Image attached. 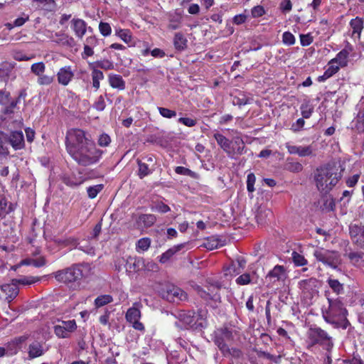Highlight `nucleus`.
<instances>
[{
    "label": "nucleus",
    "instance_id": "1a4fd4ad",
    "mask_svg": "<svg viewBox=\"0 0 364 364\" xmlns=\"http://www.w3.org/2000/svg\"><path fill=\"white\" fill-rule=\"evenodd\" d=\"M161 296L171 302L185 301L187 299V294L181 288L173 284H166L160 292Z\"/></svg>",
    "mask_w": 364,
    "mask_h": 364
},
{
    "label": "nucleus",
    "instance_id": "c9c22d12",
    "mask_svg": "<svg viewBox=\"0 0 364 364\" xmlns=\"http://www.w3.org/2000/svg\"><path fill=\"white\" fill-rule=\"evenodd\" d=\"M223 245L221 240L215 237H208L203 243V246L209 250L217 249Z\"/></svg>",
    "mask_w": 364,
    "mask_h": 364
},
{
    "label": "nucleus",
    "instance_id": "cd10ccee",
    "mask_svg": "<svg viewBox=\"0 0 364 364\" xmlns=\"http://www.w3.org/2000/svg\"><path fill=\"white\" fill-rule=\"evenodd\" d=\"M39 277L34 276H21L18 279H13V282L18 287V284L21 285H31L40 281Z\"/></svg>",
    "mask_w": 364,
    "mask_h": 364
},
{
    "label": "nucleus",
    "instance_id": "79ce46f5",
    "mask_svg": "<svg viewBox=\"0 0 364 364\" xmlns=\"http://www.w3.org/2000/svg\"><path fill=\"white\" fill-rule=\"evenodd\" d=\"M9 140L7 139V134L1 132L0 134V154L7 156L9 154L7 146Z\"/></svg>",
    "mask_w": 364,
    "mask_h": 364
},
{
    "label": "nucleus",
    "instance_id": "f257e3e1",
    "mask_svg": "<svg viewBox=\"0 0 364 364\" xmlns=\"http://www.w3.org/2000/svg\"><path fill=\"white\" fill-rule=\"evenodd\" d=\"M314 178L318 190L328 193L337 184L341 175L335 166L328 164L314 171Z\"/></svg>",
    "mask_w": 364,
    "mask_h": 364
},
{
    "label": "nucleus",
    "instance_id": "4be33fe9",
    "mask_svg": "<svg viewBox=\"0 0 364 364\" xmlns=\"http://www.w3.org/2000/svg\"><path fill=\"white\" fill-rule=\"evenodd\" d=\"M229 156L242 155L245 147V143L240 136H235L230 141Z\"/></svg>",
    "mask_w": 364,
    "mask_h": 364
},
{
    "label": "nucleus",
    "instance_id": "4c0bfd02",
    "mask_svg": "<svg viewBox=\"0 0 364 364\" xmlns=\"http://www.w3.org/2000/svg\"><path fill=\"white\" fill-rule=\"evenodd\" d=\"M91 75L92 79V86L96 90H98L100 86V80L104 78V74L101 70L93 68Z\"/></svg>",
    "mask_w": 364,
    "mask_h": 364
},
{
    "label": "nucleus",
    "instance_id": "bf43d9fd",
    "mask_svg": "<svg viewBox=\"0 0 364 364\" xmlns=\"http://www.w3.org/2000/svg\"><path fill=\"white\" fill-rule=\"evenodd\" d=\"M282 41L286 45L291 46L295 43V37L291 33L287 31L282 35Z\"/></svg>",
    "mask_w": 364,
    "mask_h": 364
},
{
    "label": "nucleus",
    "instance_id": "f03ea898",
    "mask_svg": "<svg viewBox=\"0 0 364 364\" xmlns=\"http://www.w3.org/2000/svg\"><path fill=\"white\" fill-rule=\"evenodd\" d=\"M69 154L79 165L87 166L98 162L102 151L96 147L92 141H90Z\"/></svg>",
    "mask_w": 364,
    "mask_h": 364
},
{
    "label": "nucleus",
    "instance_id": "7c9ffc66",
    "mask_svg": "<svg viewBox=\"0 0 364 364\" xmlns=\"http://www.w3.org/2000/svg\"><path fill=\"white\" fill-rule=\"evenodd\" d=\"M339 70V66L334 65V63H328V67L324 72L323 75L318 77V81L323 82L328 79Z\"/></svg>",
    "mask_w": 364,
    "mask_h": 364
},
{
    "label": "nucleus",
    "instance_id": "0e129e2a",
    "mask_svg": "<svg viewBox=\"0 0 364 364\" xmlns=\"http://www.w3.org/2000/svg\"><path fill=\"white\" fill-rule=\"evenodd\" d=\"M255 180H256V178H255V176L254 175V173H250L247 175V188L249 192L252 193L255 191L254 185L255 183Z\"/></svg>",
    "mask_w": 364,
    "mask_h": 364
},
{
    "label": "nucleus",
    "instance_id": "39448f33",
    "mask_svg": "<svg viewBox=\"0 0 364 364\" xmlns=\"http://www.w3.org/2000/svg\"><path fill=\"white\" fill-rule=\"evenodd\" d=\"M92 141L86 136V133L80 129L68 130L65 137V146L68 154L83 146L87 141Z\"/></svg>",
    "mask_w": 364,
    "mask_h": 364
},
{
    "label": "nucleus",
    "instance_id": "9b49d317",
    "mask_svg": "<svg viewBox=\"0 0 364 364\" xmlns=\"http://www.w3.org/2000/svg\"><path fill=\"white\" fill-rule=\"evenodd\" d=\"M221 288V284L220 282H216L213 284H211L208 288V291H205L200 287H196V291L198 294L203 299L205 300L211 299L215 301H220V295L219 294V290Z\"/></svg>",
    "mask_w": 364,
    "mask_h": 364
},
{
    "label": "nucleus",
    "instance_id": "680f3d73",
    "mask_svg": "<svg viewBox=\"0 0 364 364\" xmlns=\"http://www.w3.org/2000/svg\"><path fill=\"white\" fill-rule=\"evenodd\" d=\"M102 189V185H97L95 186H90L87 188V194L90 198H94L97 196L98 193Z\"/></svg>",
    "mask_w": 364,
    "mask_h": 364
},
{
    "label": "nucleus",
    "instance_id": "8fccbe9b",
    "mask_svg": "<svg viewBox=\"0 0 364 364\" xmlns=\"http://www.w3.org/2000/svg\"><path fill=\"white\" fill-rule=\"evenodd\" d=\"M292 260L296 266H304L307 264V260L299 253L294 251L291 254Z\"/></svg>",
    "mask_w": 364,
    "mask_h": 364
},
{
    "label": "nucleus",
    "instance_id": "3c124183",
    "mask_svg": "<svg viewBox=\"0 0 364 364\" xmlns=\"http://www.w3.org/2000/svg\"><path fill=\"white\" fill-rule=\"evenodd\" d=\"M53 75L43 74L38 77L37 82L40 85H49L53 82Z\"/></svg>",
    "mask_w": 364,
    "mask_h": 364
},
{
    "label": "nucleus",
    "instance_id": "2f4dec72",
    "mask_svg": "<svg viewBox=\"0 0 364 364\" xmlns=\"http://www.w3.org/2000/svg\"><path fill=\"white\" fill-rule=\"evenodd\" d=\"M184 245L185 244H180L168 249L167 251H166L164 253L161 255L159 259L160 262L166 263L167 261L169 260L171 257H173L174 254L180 251L184 247Z\"/></svg>",
    "mask_w": 364,
    "mask_h": 364
},
{
    "label": "nucleus",
    "instance_id": "49530a36",
    "mask_svg": "<svg viewBox=\"0 0 364 364\" xmlns=\"http://www.w3.org/2000/svg\"><path fill=\"white\" fill-rule=\"evenodd\" d=\"M46 70V65L43 62L33 63L31 67V71L36 76H40L44 74Z\"/></svg>",
    "mask_w": 364,
    "mask_h": 364
},
{
    "label": "nucleus",
    "instance_id": "423d86ee",
    "mask_svg": "<svg viewBox=\"0 0 364 364\" xmlns=\"http://www.w3.org/2000/svg\"><path fill=\"white\" fill-rule=\"evenodd\" d=\"M314 256L318 262L333 269H337L341 263V255L336 251L318 248L314 252Z\"/></svg>",
    "mask_w": 364,
    "mask_h": 364
},
{
    "label": "nucleus",
    "instance_id": "a18cd8bd",
    "mask_svg": "<svg viewBox=\"0 0 364 364\" xmlns=\"http://www.w3.org/2000/svg\"><path fill=\"white\" fill-rule=\"evenodd\" d=\"M115 33L118 37H119L123 41H124L127 43L131 42L132 41L131 32L128 29H116Z\"/></svg>",
    "mask_w": 364,
    "mask_h": 364
},
{
    "label": "nucleus",
    "instance_id": "a211bd4d",
    "mask_svg": "<svg viewBox=\"0 0 364 364\" xmlns=\"http://www.w3.org/2000/svg\"><path fill=\"white\" fill-rule=\"evenodd\" d=\"M349 233L353 242L358 245L363 247L364 245V226L356 224H350L349 226Z\"/></svg>",
    "mask_w": 364,
    "mask_h": 364
},
{
    "label": "nucleus",
    "instance_id": "603ef678",
    "mask_svg": "<svg viewBox=\"0 0 364 364\" xmlns=\"http://www.w3.org/2000/svg\"><path fill=\"white\" fill-rule=\"evenodd\" d=\"M328 284L333 291L338 294L343 290V284L337 279H329L328 280Z\"/></svg>",
    "mask_w": 364,
    "mask_h": 364
},
{
    "label": "nucleus",
    "instance_id": "6e6552de",
    "mask_svg": "<svg viewBox=\"0 0 364 364\" xmlns=\"http://www.w3.org/2000/svg\"><path fill=\"white\" fill-rule=\"evenodd\" d=\"M309 344L311 346L319 344L329 350L332 346L331 337L320 328H311L308 332Z\"/></svg>",
    "mask_w": 364,
    "mask_h": 364
},
{
    "label": "nucleus",
    "instance_id": "b1692460",
    "mask_svg": "<svg viewBox=\"0 0 364 364\" xmlns=\"http://www.w3.org/2000/svg\"><path fill=\"white\" fill-rule=\"evenodd\" d=\"M143 259L128 257L126 259L127 269L130 272H138L143 268Z\"/></svg>",
    "mask_w": 364,
    "mask_h": 364
},
{
    "label": "nucleus",
    "instance_id": "37998d69",
    "mask_svg": "<svg viewBox=\"0 0 364 364\" xmlns=\"http://www.w3.org/2000/svg\"><path fill=\"white\" fill-rule=\"evenodd\" d=\"M350 24L353 29V33H358V35L360 36L363 28V21L362 18L356 17L355 18L350 21Z\"/></svg>",
    "mask_w": 364,
    "mask_h": 364
},
{
    "label": "nucleus",
    "instance_id": "f8f14e48",
    "mask_svg": "<svg viewBox=\"0 0 364 364\" xmlns=\"http://www.w3.org/2000/svg\"><path fill=\"white\" fill-rule=\"evenodd\" d=\"M77 328V324L75 320L62 321L59 324L54 326V332L58 338H68L70 333L73 332Z\"/></svg>",
    "mask_w": 364,
    "mask_h": 364
},
{
    "label": "nucleus",
    "instance_id": "c85d7f7f",
    "mask_svg": "<svg viewBox=\"0 0 364 364\" xmlns=\"http://www.w3.org/2000/svg\"><path fill=\"white\" fill-rule=\"evenodd\" d=\"M156 221V218L153 214H142L139 216L137 223L143 225L146 228L151 227Z\"/></svg>",
    "mask_w": 364,
    "mask_h": 364
},
{
    "label": "nucleus",
    "instance_id": "c756f323",
    "mask_svg": "<svg viewBox=\"0 0 364 364\" xmlns=\"http://www.w3.org/2000/svg\"><path fill=\"white\" fill-rule=\"evenodd\" d=\"M187 39L181 33H176L173 38V45L176 50H183L187 48Z\"/></svg>",
    "mask_w": 364,
    "mask_h": 364
},
{
    "label": "nucleus",
    "instance_id": "a878e982",
    "mask_svg": "<svg viewBox=\"0 0 364 364\" xmlns=\"http://www.w3.org/2000/svg\"><path fill=\"white\" fill-rule=\"evenodd\" d=\"M109 83L112 88L124 90L125 89V81L122 77L117 74H109L108 76Z\"/></svg>",
    "mask_w": 364,
    "mask_h": 364
},
{
    "label": "nucleus",
    "instance_id": "2eb2a0df",
    "mask_svg": "<svg viewBox=\"0 0 364 364\" xmlns=\"http://www.w3.org/2000/svg\"><path fill=\"white\" fill-rule=\"evenodd\" d=\"M70 26L75 36L79 39H82L84 37L87 29L92 31V28L87 27L86 22L81 18H73L70 21Z\"/></svg>",
    "mask_w": 364,
    "mask_h": 364
},
{
    "label": "nucleus",
    "instance_id": "aec40b11",
    "mask_svg": "<svg viewBox=\"0 0 364 364\" xmlns=\"http://www.w3.org/2000/svg\"><path fill=\"white\" fill-rule=\"evenodd\" d=\"M318 280L315 278H309L301 280L299 282V288L304 294H313L316 291Z\"/></svg>",
    "mask_w": 364,
    "mask_h": 364
},
{
    "label": "nucleus",
    "instance_id": "5701e85b",
    "mask_svg": "<svg viewBox=\"0 0 364 364\" xmlns=\"http://www.w3.org/2000/svg\"><path fill=\"white\" fill-rule=\"evenodd\" d=\"M26 93L24 90L21 91L18 97L15 100H10L9 102V105L5 107L1 111L2 114L6 117L4 119H7L11 114L14 113V109L17 106V104L19 102L21 98H25Z\"/></svg>",
    "mask_w": 364,
    "mask_h": 364
},
{
    "label": "nucleus",
    "instance_id": "338daca9",
    "mask_svg": "<svg viewBox=\"0 0 364 364\" xmlns=\"http://www.w3.org/2000/svg\"><path fill=\"white\" fill-rule=\"evenodd\" d=\"M151 209L161 213H166L170 210V208L162 202L156 203L154 207H153Z\"/></svg>",
    "mask_w": 364,
    "mask_h": 364
},
{
    "label": "nucleus",
    "instance_id": "7ed1b4c3",
    "mask_svg": "<svg viewBox=\"0 0 364 364\" xmlns=\"http://www.w3.org/2000/svg\"><path fill=\"white\" fill-rule=\"evenodd\" d=\"M328 309L323 312L325 320L331 323H338L346 319L347 310L344 308L343 303L338 299L328 298Z\"/></svg>",
    "mask_w": 364,
    "mask_h": 364
},
{
    "label": "nucleus",
    "instance_id": "09e8293b",
    "mask_svg": "<svg viewBox=\"0 0 364 364\" xmlns=\"http://www.w3.org/2000/svg\"><path fill=\"white\" fill-rule=\"evenodd\" d=\"M175 171L178 174L188 176L193 178H198V174L196 173L183 166H177Z\"/></svg>",
    "mask_w": 364,
    "mask_h": 364
},
{
    "label": "nucleus",
    "instance_id": "0eeeda50",
    "mask_svg": "<svg viewBox=\"0 0 364 364\" xmlns=\"http://www.w3.org/2000/svg\"><path fill=\"white\" fill-rule=\"evenodd\" d=\"M53 275L58 282L69 284L80 280L82 277V272L77 265H73L55 272Z\"/></svg>",
    "mask_w": 364,
    "mask_h": 364
},
{
    "label": "nucleus",
    "instance_id": "6ab92c4d",
    "mask_svg": "<svg viewBox=\"0 0 364 364\" xmlns=\"http://www.w3.org/2000/svg\"><path fill=\"white\" fill-rule=\"evenodd\" d=\"M285 146L290 154H297L300 157L309 156L313 154V148L310 145L302 146L286 143Z\"/></svg>",
    "mask_w": 364,
    "mask_h": 364
},
{
    "label": "nucleus",
    "instance_id": "ddd939ff",
    "mask_svg": "<svg viewBox=\"0 0 364 364\" xmlns=\"http://www.w3.org/2000/svg\"><path fill=\"white\" fill-rule=\"evenodd\" d=\"M29 335L24 334L18 337L14 338L11 341L6 344V350L7 355H16L18 350L21 348L22 345L28 339Z\"/></svg>",
    "mask_w": 364,
    "mask_h": 364
},
{
    "label": "nucleus",
    "instance_id": "72a5a7b5",
    "mask_svg": "<svg viewBox=\"0 0 364 364\" xmlns=\"http://www.w3.org/2000/svg\"><path fill=\"white\" fill-rule=\"evenodd\" d=\"M53 242L61 247H76L77 245V240L76 238L73 237H66L64 239L54 238Z\"/></svg>",
    "mask_w": 364,
    "mask_h": 364
},
{
    "label": "nucleus",
    "instance_id": "473e14b6",
    "mask_svg": "<svg viewBox=\"0 0 364 364\" xmlns=\"http://www.w3.org/2000/svg\"><path fill=\"white\" fill-rule=\"evenodd\" d=\"M349 53L348 50L343 49L340 51L333 59L331 60V63H338V66L345 67L348 63V57Z\"/></svg>",
    "mask_w": 364,
    "mask_h": 364
},
{
    "label": "nucleus",
    "instance_id": "4468645a",
    "mask_svg": "<svg viewBox=\"0 0 364 364\" xmlns=\"http://www.w3.org/2000/svg\"><path fill=\"white\" fill-rule=\"evenodd\" d=\"M18 288L11 280V284H5L0 287V299H5L11 302L18 294Z\"/></svg>",
    "mask_w": 364,
    "mask_h": 364
},
{
    "label": "nucleus",
    "instance_id": "dca6fc26",
    "mask_svg": "<svg viewBox=\"0 0 364 364\" xmlns=\"http://www.w3.org/2000/svg\"><path fill=\"white\" fill-rule=\"evenodd\" d=\"M74 75V72L70 65L60 68L56 74L58 82L63 86H67L73 80Z\"/></svg>",
    "mask_w": 364,
    "mask_h": 364
},
{
    "label": "nucleus",
    "instance_id": "f704fd0d",
    "mask_svg": "<svg viewBox=\"0 0 364 364\" xmlns=\"http://www.w3.org/2000/svg\"><path fill=\"white\" fill-rule=\"evenodd\" d=\"M137 164L139 166L138 176L140 178H143L151 173L154 168L150 167L148 163L142 162V160L137 159Z\"/></svg>",
    "mask_w": 364,
    "mask_h": 364
},
{
    "label": "nucleus",
    "instance_id": "6e6d98bb",
    "mask_svg": "<svg viewBox=\"0 0 364 364\" xmlns=\"http://www.w3.org/2000/svg\"><path fill=\"white\" fill-rule=\"evenodd\" d=\"M160 114L165 118L171 119L176 116V112L165 107H158Z\"/></svg>",
    "mask_w": 364,
    "mask_h": 364
},
{
    "label": "nucleus",
    "instance_id": "052dcab7",
    "mask_svg": "<svg viewBox=\"0 0 364 364\" xmlns=\"http://www.w3.org/2000/svg\"><path fill=\"white\" fill-rule=\"evenodd\" d=\"M95 63L97 67L106 70L114 69L113 63L108 60H99L97 61Z\"/></svg>",
    "mask_w": 364,
    "mask_h": 364
},
{
    "label": "nucleus",
    "instance_id": "de8ad7c7",
    "mask_svg": "<svg viewBox=\"0 0 364 364\" xmlns=\"http://www.w3.org/2000/svg\"><path fill=\"white\" fill-rule=\"evenodd\" d=\"M222 354L227 356H232L235 358H239L242 355V351L237 348H230V346L227 347V351H220Z\"/></svg>",
    "mask_w": 364,
    "mask_h": 364
},
{
    "label": "nucleus",
    "instance_id": "864d4df0",
    "mask_svg": "<svg viewBox=\"0 0 364 364\" xmlns=\"http://www.w3.org/2000/svg\"><path fill=\"white\" fill-rule=\"evenodd\" d=\"M7 200L5 198L0 199V217L4 216L6 214L10 213L12 210L11 205L7 207Z\"/></svg>",
    "mask_w": 364,
    "mask_h": 364
},
{
    "label": "nucleus",
    "instance_id": "13d9d810",
    "mask_svg": "<svg viewBox=\"0 0 364 364\" xmlns=\"http://www.w3.org/2000/svg\"><path fill=\"white\" fill-rule=\"evenodd\" d=\"M99 30L103 36H108L111 34L112 28L108 23L100 22L99 24Z\"/></svg>",
    "mask_w": 364,
    "mask_h": 364
},
{
    "label": "nucleus",
    "instance_id": "a19ab883",
    "mask_svg": "<svg viewBox=\"0 0 364 364\" xmlns=\"http://www.w3.org/2000/svg\"><path fill=\"white\" fill-rule=\"evenodd\" d=\"M113 301V298L109 294H104L97 296L95 300V306L96 308L102 307Z\"/></svg>",
    "mask_w": 364,
    "mask_h": 364
},
{
    "label": "nucleus",
    "instance_id": "ea45409f",
    "mask_svg": "<svg viewBox=\"0 0 364 364\" xmlns=\"http://www.w3.org/2000/svg\"><path fill=\"white\" fill-rule=\"evenodd\" d=\"M285 168L293 173H299L303 170V166L298 161H293L292 160L287 159L285 164Z\"/></svg>",
    "mask_w": 364,
    "mask_h": 364
},
{
    "label": "nucleus",
    "instance_id": "5fc2aeb1",
    "mask_svg": "<svg viewBox=\"0 0 364 364\" xmlns=\"http://www.w3.org/2000/svg\"><path fill=\"white\" fill-rule=\"evenodd\" d=\"M225 274L235 276L236 274H239L240 273V269H238L235 262H232V263L227 267L225 269Z\"/></svg>",
    "mask_w": 364,
    "mask_h": 364
},
{
    "label": "nucleus",
    "instance_id": "412c9836",
    "mask_svg": "<svg viewBox=\"0 0 364 364\" xmlns=\"http://www.w3.org/2000/svg\"><path fill=\"white\" fill-rule=\"evenodd\" d=\"M46 352L43 348V343L37 341H33L28 348V354L29 359H33L43 355Z\"/></svg>",
    "mask_w": 364,
    "mask_h": 364
},
{
    "label": "nucleus",
    "instance_id": "4d7b16f0",
    "mask_svg": "<svg viewBox=\"0 0 364 364\" xmlns=\"http://www.w3.org/2000/svg\"><path fill=\"white\" fill-rule=\"evenodd\" d=\"M13 58L18 61H27L33 58V55L28 56L21 51L14 50L12 53Z\"/></svg>",
    "mask_w": 364,
    "mask_h": 364
},
{
    "label": "nucleus",
    "instance_id": "f3484780",
    "mask_svg": "<svg viewBox=\"0 0 364 364\" xmlns=\"http://www.w3.org/2000/svg\"><path fill=\"white\" fill-rule=\"evenodd\" d=\"M9 144L14 150H20L25 147L24 136L21 131H14L7 134Z\"/></svg>",
    "mask_w": 364,
    "mask_h": 364
},
{
    "label": "nucleus",
    "instance_id": "69168bd1",
    "mask_svg": "<svg viewBox=\"0 0 364 364\" xmlns=\"http://www.w3.org/2000/svg\"><path fill=\"white\" fill-rule=\"evenodd\" d=\"M111 142V139L109 136L107 134H102L97 140V143L100 146H107Z\"/></svg>",
    "mask_w": 364,
    "mask_h": 364
},
{
    "label": "nucleus",
    "instance_id": "774afa93",
    "mask_svg": "<svg viewBox=\"0 0 364 364\" xmlns=\"http://www.w3.org/2000/svg\"><path fill=\"white\" fill-rule=\"evenodd\" d=\"M300 42L302 46H307L313 42V37L311 34H301Z\"/></svg>",
    "mask_w": 364,
    "mask_h": 364
},
{
    "label": "nucleus",
    "instance_id": "9d476101",
    "mask_svg": "<svg viewBox=\"0 0 364 364\" xmlns=\"http://www.w3.org/2000/svg\"><path fill=\"white\" fill-rule=\"evenodd\" d=\"M287 278V272L282 265H276L266 276V281L272 285L283 284Z\"/></svg>",
    "mask_w": 364,
    "mask_h": 364
},
{
    "label": "nucleus",
    "instance_id": "bb28decb",
    "mask_svg": "<svg viewBox=\"0 0 364 364\" xmlns=\"http://www.w3.org/2000/svg\"><path fill=\"white\" fill-rule=\"evenodd\" d=\"M213 137L216 140L218 144L220 146V148L229 155L230 153V140L226 138L225 136L220 133H215L213 135Z\"/></svg>",
    "mask_w": 364,
    "mask_h": 364
},
{
    "label": "nucleus",
    "instance_id": "393cba45",
    "mask_svg": "<svg viewBox=\"0 0 364 364\" xmlns=\"http://www.w3.org/2000/svg\"><path fill=\"white\" fill-rule=\"evenodd\" d=\"M179 321L184 324L186 328L192 327L196 323L194 313L192 311H181L178 314Z\"/></svg>",
    "mask_w": 364,
    "mask_h": 364
},
{
    "label": "nucleus",
    "instance_id": "58836bf2",
    "mask_svg": "<svg viewBox=\"0 0 364 364\" xmlns=\"http://www.w3.org/2000/svg\"><path fill=\"white\" fill-rule=\"evenodd\" d=\"M151 240L149 237H143L139 239L136 244V250L138 252H144L149 250L151 246Z\"/></svg>",
    "mask_w": 364,
    "mask_h": 364
},
{
    "label": "nucleus",
    "instance_id": "c03bdc74",
    "mask_svg": "<svg viewBox=\"0 0 364 364\" xmlns=\"http://www.w3.org/2000/svg\"><path fill=\"white\" fill-rule=\"evenodd\" d=\"M301 114L303 118L309 119L314 111V107L309 103V102H304L300 107Z\"/></svg>",
    "mask_w": 364,
    "mask_h": 364
},
{
    "label": "nucleus",
    "instance_id": "e433bc0d",
    "mask_svg": "<svg viewBox=\"0 0 364 364\" xmlns=\"http://www.w3.org/2000/svg\"><path fill=\"white\" fill-rule=\"evenodd\" d=\"M125 317L127 321L132 323L134 321H136L137 320H139L141 318V312L138 309L132 307L127 310Z\"/></svg>",
    "mask_w": 364,
    "mask_h": 364
},
{
    "label": "nucleus",
    "instance_id": "e2e57ef3",
    "mask_svg": "<svg viewBox=\"0 0 364 364\" xmlns=\"http://www.w3.org/2000/svg\"><path fill=\"white\" fill-rule=\"evenodd\" d=\"M251 282L250 275L248 273L242 274L236 279V283L239 285H246Z\"/></svg>",
    "mask_w": 364,
    "mask_h": 364
},
{
    "label": "nucleus",
    "instance_id": "20e7f679",
    "mask_svg": "<svg viewBox=\"0 0 364 364\" xmlns=\"http://www.w3.org/2000/svg\"><path fill=\"white\" fill-rule=\"evenodd\" d=\"M237 332L228 327L220 328L213 333V341L220 351H227V347L234 341Z\"/></svg>",
    "mask_w": 364,
    "mask_h": 364
}]
</instances>
